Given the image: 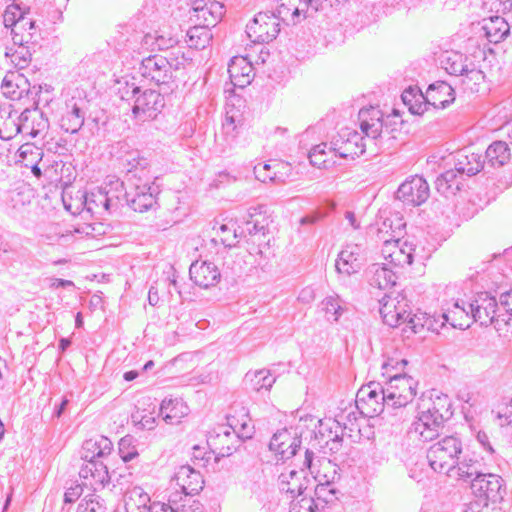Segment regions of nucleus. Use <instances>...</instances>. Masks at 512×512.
Masks as SVG:
<instances>
[{
    "instance_id": "nucleus-32",
    "label": "nucleus",
    "mask_w": 512,
    "mask_h": 512,
    "mask_svg": "<svg viewBox=\"0 0 512 512\" xmlns=\"http://www.w3.org/2000/svg\"><path fill=\"white\" fill-rule=\"evenodd\" d=\"M224 14V6L218 1H214L207 5L204 9L198 10L196 13L191 14L190 18L194 19L196 23L214 27L220 21Z\"/></svg>"
},
{
    "instance_id": "nucleus-11",
    "label": "nucleus",
    "mask_w": 512,
    "mask_h": 512,
    "mask_svg": "<svg viewBox=\"0 0 512 512\" xmlns=\"http://www.w3.org/2000/svg\"><path fill=\"white\" fill-rule=\"evenodd\" d=\"M143 183L131 182L132 187L126 191L125 197L127 204L137 212H146L152 209L156 204V195L158 188L149 183L150 177H145Z\"/></svg>"
},
{
    "instance_id": "nucleus-54",
    "label": "nucleus",
    "mask_w": 512,
    "mask_h": 512,
    "mask_svg": "<svg viewBox=\"0 0 512 512\" xmlns=\"http://www.w3.org/2000/svg\"><path fill=\"white\" fill-rule=\"evenodd\" d=\"M329 148L327 143L315 145L309 152L310 163L319 168L326 167L327 155L331 153Z\"/></svg>"
},
{
    "instance_id": "nucleus-9",
    "label": "nucleus",
    "mask_w": 512,
    "mask_h": 512,
    "mask_svg": "<svg viewBox=\"0 0 512 512\" xmlns=\"http://www.w3.org/2000/svg\"><path fill=\"white\" fill-rule=\"evenodd\" d=\"M329 149L341 158L354 159L365 152L366 143L356 130L345 128L333 138Z\"/></svg>"
},
{
    "instance_id": "nucleus-55",
    "label": "nucleus",
    "mask_w": 512,
    "mask_h": 512,
    "mask_svg": "<svg viewBox=\"0 0 512 512\" xmlns=\"http://www.w3.org/2000/svg\"><path fill=\"white\" fill-rule=\"evenodd\" d=\"M327 439L325 441L326 445L329 447V449L332 452H337L342 446V440H343V431L341 428H336L333 424L330 425L327 429ZM320 434L322 437H325V432L323 430H320Z\"/></svg>"
},
{
    "instance_id": "nucleus-25",
    "label": "nucleus",
    "mask_w": 512,
    "mask_h": 512,
    "mask_svg": "<svg viewBox=\"0 0 512 512\" xmlns=\"http://www.w3.org/2000/svg\"><path fill=\"white\" fill-rule=\"evenodd\" d=\"M389 264H372L369 268V284L380 290H387L396 285L397 273L393 271Z\"/></svg>"
},
{
    "instance_id": "nucleus-52",
    "label": "nucleus",
    "mask_w": 512,
    "mask_h": 512,
    "mask_svg": "<svg viewBox=\"0 0 512 512\" xmlns=\"http://www.w3.org/2000/svg\"><path fill=\"white\" fill-rule=\"evenodd\" d=\"M19 158L25 164L39 163L43 157V151L41 148L25 143L18 149Z\"/></svg>"
},
{
    "instance_id": "nucleus-45",
    "label": "nucleus",
    "mask_w": 512,
    "mask_h": 512,
    "mask_svg": "<svg viewBox=\"0 0 512 512\" xmlns=\"http://www.w3.org/2000/svg\"><path fill=\"white\" fill-rule=\"evenodd\" d=\"M382 398H384V389H382V396L380 399H366L365 401H355V403L363 416L373 418L381 415L386 408H390L386 404V399L384 400Z\"/></svg>"
},
{
    "instance_id": "nucleus-64",
    "label": "nucleus",
    "mask_w": 512,
    "mask_h": 512,
    "mask_svg": "<svg viewBox=\"0 0 512 512\" xmlns=\"http://www.w3.org/2000/svg\"><path fill=\"white\" fill-rule=\"evenodd\" d=\"M496 419L500 427L512 426V398L497 412Z\"/></svg>"
},
{
    "instance_id": "nucleus-60",
    "label": "nucleus",
    "mask_w": 512,
    "mask_h": 512,
    "mask_svg": "<svg viewBox=\"0 0 512 512\" xmlns=\"http://www.w3.org/2000/svg\"><path fill=\"white\" fill-rule=\"evenodd\" d=\"M384 387H380L379 384L370 383L367 386H363L359 389L356 401H365L366 399H380L382 396V389Z\"/></svg>"
},
{
    "instance_id": "nucleus-42",
    "label": "nucleus",
    "mask_w": 512,
    "mask_h": 512,
    "mask_svg": "<svg viewBox=\"0 0 512 512\" xmlns=\"http://www.w3.org/2000/svg\"><path fill=\"white\" fill-rule=\"evenodd\" d=\"M262 206L252 207L248 210V219L245 223V230L251 236L266 234V226L267 220L264 215H262Z\"/></svg>"
},
{
    "instance_id": "nucleus-34",
    "label": "nucleus",
    "mask_w": 512,
    "mask_h": 512,
    "mask_svg": "<svg viewBox=\"0 0 512 512\" xmlns=\"http://www.w3.org/2000/svg\"><path fill=\"white\" fill-rule=\"evenodd\" d=\"M511 157L508 144L504 141H495L489 145L485 152L487 163L492 167H502Z\"/></svg>"
},
{
    "instance_id": "nucleus-14",
    "label": "nucleus",
    "mask_w": 512,
    "mask_h": 512,
    "mask_svg": "<svg viewBox=\"0 0 512 512\" xmlns=\"http://www.w3.org/2000/svg\"><path fill=\"white\" fill-rule=\"evenodd\" d=\"M429 192L427 181L423 177L415 175L399 186L396 197L408 205L419 206L428 199Z\"/></svg>"
},
{
    "instance_id": "nucleus-44",
    "label": "nucleus",
    "mask_w": 512,
    "mask_h": 512,
    "mask_svg": "<svg viewBox=\"0 0 512 512\" xmlns=\"http://www.w3.org/2000/svg\"><path fill=\"white\" fill-rule=\"evenodd\" d=\"M485 74L477 64L472 60L467 67V71L461 76V84L464 86V89L474 93L479 91V85L484 81Z\"/></svg>"
},
{
    "instance_id": "nucleus-48",
    "label": "nucleus",
    "mask_w": 512,
    "mask_h": 512,
    "mask_svg": "<svg viewBox=\"0 0 512 512\" xmlns=\"http://www.w3.org/2000/svg\"><path fill=\"white\" fill-rule=\"evenodd\" d=\"M413 252L414 248L412 244H409L407 241L401 242L397 250L394 251L395 255H393L389 265L394 267H404L406 265L412 264Z\"/></svg>"
},
{
    "instance_id": "nucleus-13",
    "label": "nucleus",
    "mask_w": 512,
    "mask_h": 512,
    "mask_svg": "<svg viewBox=\"0 0 512 512\" xmlns=\"http://www.w3.org/2000/svg\"><path fill=\"white\" fill-rule=\"evenodd\" d=\"M177 487L175 492L184 496L190 502L194 496L203 489L204 480L201 473L189 465L180 466L172 479Z\"/></svg>"
},
{
    "instance_id": "nucleus-58",
    "label": "nucleus",
    "mask_w": 512,
    "mask_h": 512,
    "mask_svg": "<svg viewBox=\"0 0 512 512\" xmlns=\"http://www.w3.org/2000/svg\"><path fill=\"white\" fill-rule=\"evenodd\" d=\"M483 8L491 15H503L512 8V0H483Z\"/></svg>"
},
{
    "instance_id": "nucleus-47",
    "label": "nucleus",
    "mask_w": 512,
    "mask_h": 512,
    "mask_svg": "<svg viewBox=\"0 0 512 512\" xmlns=\"http://www.w3.org/2000/svg\"><path fill=\"white\" fill-rule=\"evenodd\" d=\"M401 98L404 104L409 107L412 114L421 115L424 113L427 102L424 104L421 102V100L425 99V96L422 93L417 94L414 89L410 87L404 90Z\"/></svg>"
},
{
    "instance_id": "nucleus-23",
    "label": "nucleus",
    "mask_w": 512,
    "mask_h": 512,
    "mask_svg": "<svg viewBox=\"0 0 512 512\" xmlns=\"http://www.w3.org/2000/svg\"><path fill=\"white\" fill-rule=\"evenodd\" d=\"M454 99V89L445 81H437L427 88L425 100L434 108H445Z\"/></svg>"
},
{
    "instance_id": "nucleus-38",
    "label": "nucleus",
    "mask_w": 512,
    "mask_h": 512,
    "mask_svg": "<svg viewBox=\"0 0 512 512\" xmlns=\"http://www.w3.org/2000/svg\"><path fill=\"white\" fill-rule=\"evenodd\" d=\"M187 44L198 50L206 48L212 40V33L209 26L196 23L187 31Z\"/></svg>"
},
{
    "instance_id": "nucleus-18",
    "label": "nucleus",
    "mask_w": 512,
    "mask_h": 512,
    "mask_svg": "<svg viewBox=\"0 0 512 512\" xmlns=\"http://www.w3.org/2000/svg\"><path fill=\"white\" fill-rule=\"evenodd\" d=\"M301 440L284 428L272 436L269 442V449L280 456L279 460H286L296 454L300 447Z\"/></svg>"
},
{
    "instance_id": "nucleus-43",
    "label": "nucleus",
    "mask_w": 512,
    "mask_h": 512,
    "mask_svg": "<svg viewBox=\"0 0 512 512\" xmlns=\"http://www.w3.org/2000/svg\"><path fill=\"white\" fill-rule=\"evenodd\" d=\"M245 383L252 390L260 392L262 390L269 391L275 383V378L267 370H258L245 375Z\"/></svg>"
},
{
    "instance_id": "nucleus-21",
    "label": "nucleus",
    "mask_w": 512,
    "mask_h": 512,
    "mask_svg": "<svg viewBox=\"0 0 512 512\" xmlns=\"http://www.w3.org/2000/svg\"><path fill=\"white\" fill-rule=\"evenodd\" d=\"M252 64L243 56H235L228 65V73L235 87L244 88L249 85L254 77Z\"/></svg>"
},
{
    "instance_id": "nucleus-12",
    "label": "nucleus",
    "mask_w": 512,
    "mask_h": 512,
    "mask_svg": "<svg viewBox=\"0 0 512 512\" xmlns=\"http://www.w3.org/2000/svg\"><path fill=\"white\" fill-rule=\"evenodd\" d=\"M86 111V100L81 98H71L67 100L59 119L61 129L66 133H78L84 125Z\"/></svg>"
},
{
    "instance_id": "nucleus-35",
    "label": "nucleus",
    "mask_w": 512,
    "mask_h": 512,
    "mask_svg": "<svg viewBox=\"0 0 512 512\" xmlns=\"http://www.w3.org/2000/svg\"><path fill=\"white\" fill-rule=\"evenodd\" d=\"M188 407L179 400H163L160 406V415L167 424H176L187 415Z\"/></svg>"
},
{
    "instance_id": "nucleus-50",
    "label": "nucleus",
    "mask_w": 512,
    "mask_h": 512,
    "mask_svg": "<svg viewBox=\"0 0 512 512\" xmlns=\"http://www.w3.org/2000/svg\"><path fill=\"white\" fill-rule=\"evenodd\" d=\"M77 512H107L105 501L97 494L85 496L77 507Z\"/></svg>"
},
{
    "instance_id": "nucleus-26",
    "label": "nucleus",
    "mask_w": 512,
    "mask_h": 512,
    "mask_svg": "<svg viewBox=\"0 0 512 512\" xmlns=\"http://www.w3.org/2000/svg\"><path fill=\"white\" fill-rule=\"evenodd\" d=\"M19 112L12 105L0 106V138L11 140L20 134Z\"/></svg>"
},
{
    "instance_id": "nucleus-62",
    "label": "nucleus",
    "mask_w": 512,
    "mask_h": 512,
    "mask_svg": "<svg viewBox=\"0 0 512 512\" xmlns=\"http://www.w3.org/2000/svg\"><path fill=\"white\" fill-rule=\"evenodd\" d=\"M217 234L220 237V241L224 246L232 247L236 245V231L231 229L228 225H220L217 230Z\"/></svg>"
},
{
    "instance_id": "nucleus-19",
    "label": "nucleus",
    "mask_w": 512,
    "mask_h": 512,
    "mask_svg": "<svg viewBox=\"0 0 512 512\" xmlns=\"http://www.w3.org/2000/svg\"><path fill=\"white\" fill-rule=\"evenodd\" d=\"M190 279L200 288L207 289L216 285L221 278L218 267L208 261H196L189 269Z\"/></svg>"
},
{
    "instance_id": "nucleus-20",
    "label": "nucleus",
    "mask_w": 512,
    "mask_h": 512,
    "mask_svg": "<svg viewBox=\"0 0 512 512\" xmlns=\"http://www.w3.org/2000/svg\"><path fill=\"white\" fill-rule=\"evenodd\" d=\"M1 90L6 98L20 100L31 93V85L23 74L8 72L2 80Z\"/></svg>"
},
{
    "instance_id": "nucleus-24",
    "label": "nucleus",
    "mask_w": 512,
    "mask_h": 512,
    "mask_svg": "<svg viewBox=\"0 0 512 512\" xmlns=\"http://www.w3.org/2000/svg\"><path fill=\"white\" fill-rule=\"evenodd\" d=\"M455 170L462 175L473 176L483 169L484 161L481 155L470 152L468 149L457 152L454 157Z\"/></svg>"
},
{
    "instance_id": "nucleus-2",
    "label": "nucleus",
    "mask_w": 512,
    "mask_h": 512,
    "mask_svg": "<svg viewBox=\"0 0 512 512\" xmlns=\"http://www.w3.org/2000/svg\"><path fill=\"white\" fill-rule=\"evenodd\" d=\"M451 403L447 396L437 397L428 407L419 413L410 428V433L416 435L423 442L433 441L439 435L444 427V422L452 414L450 412Z\"/></svg>"
},
{
    "instance_id": "nucleus-28",
    "label": "nucleus",
    "mask_w": 512,
    "mask_h": 512,
    "mask_svg": "<svg viewBox=\"0 0 512 512\" xmlns=\"http://www.w3.org/2000/svg\"><path fill=\"white\" fill-rule=\"evenodd\" d=\"M112 451V443L106 437H100L98 440H87L82 447V459L87 461L100 460Z\"/></svg>"
},
{
    "instance_id": "nucleus-40",
    "label": "nucleus",
    "mask_w": 512,
    "mask_h": 512,
    "mask_svg": "<svg viewBox=\"0 0 512 512\" xmlns=\"http://www.w3.org/2000/svg\"><path fill=\"white\" fill-rule=\"evenodd\" d=\"M458 175L460 174L455 170V168L440 174L435 181L437 191L446 197L454 195L460 190L461 183L457 179Z\"/></svg>"
},
{
    "instance_id": "nucleus-8",
    "label": "nucleus",
    "mask_w": 512,
    "mask_h": 512,
    "mask_svg": "<svg viewBox=\"0 0 512 512\" xmlns=\"http://www.w3.org/2000/svg\"><path fill=\"white\" fill-rule=\"evenodd\" d=\"M279 15L270 12H259L246 27V33L252 42L269 43L280 32Z\"/></svg>"
},
{
    "instance_id": "nucleus-61",
    "label": "nucleus",
    "mask_w": 512,
    "mask_h": 512,
    "mask_svg": "<svg viewBox=\"0 0 512 512\" xmlns=\"http://www.w3.org/2000/svg\"><path fill=\"white\" fill-rule=\"evenodd\" d=\"M408 364L406 359H394L389 358L384 361L382 364L383 376H385L389 380V375H394L395 373H401L403 368Z\"/></svg>"
},
{
    "instance_id": "nucleus-16",
    "label": "nucleus",
    "mask_w": 512,
    "mask_h": 512,
    "mask_svg": "<svg viewBox=\"0 0 512 512\" xmlns=\"http://www.w3.org/2000/svg\"><path fill=\"white\" fill-rule=\"evenodd\" d=\"M79 476L83 480V485L90 487L94 492L103 489L110 482L107 465L102 460L85 462L80 468Z\"/></svg>"
},
{
    "instance_id": "nucleus-30",
    "label": "nucleus",
    "mask_w": 512,
    "mask_h": 512,
    "mask_svg": "<svg viewBox=\"0 0 512 512\" xmlns=\"http://www.w3.org/2000/svg\"><path fill=\"white\" fill-rule=\"evenodd\" d=\"M337 476L336 470H333L331 478L325 475H316L315 479L318 481L314 489L315 500L320 501L322 504H328L337 499L338 490L334 486V480Z\"/></svg>"
},
{
    "instance_id": "nucleus-3",
    "label": "nucleus",
    "mask_w": 512,
    "mask_h": 512,
    "mask_svg": "<svg viewBox=\"0 0 512 512\" xmlns=\"http://www.w3.org/2000/svg\"><path fill=\"white\" fill-rule=\"evenodd\" d=\"M184 57L150 55L141 62V75L157 85H168L184 69Z\"/></svg>"
},
{
    "instance_id": "nucleus-4",
    "label": "nucleus",
    "mask_w": 512,
    "mask_h": 512,
    "mask_svg": "<svg viewBox=\"0 0 512 512\" xmlns=\"http://www.w3.org/2000/svg\"><path fill=\"white\" fill-rule=\"evenodd\" d=\"M461 453V440L454 435H449L433 443L427 450L426 456L433 471L449 474L455 471V464Z\"/></svg>"
},
{
    "instance_id": "nucleus-31",
    "label": "nucleus",
    "mask_w": 512,
    "mask_h": 512,
    "mask_svg": "<svg viewBox=\"0 0 512 512\" xmlns=\"http://www.w3.org/2000/svg\"><path fill=\"white\" fill-rule=\"evenodd\" d=\"M482 29L489 42L497 43L509 33V25L501 15H490L483 19Z\"/></svg>"
},
{
    "instance_id": "nucleus-51",
    "label": "nucleus",
    "mask_w": 512,
    "mask_h": 512,
    "mask_svg": "<svg viewBox=\"0 0 512 512\" xmlns=\"http://www.w3.org/2000/svg\"><path fill=\"white\" fill-rule=\"evenodd\" d=\"M229 426L233 432L241 439H250L254 433V426L251 424L250 419L243 418L242 420L232 416L228 418Z\"/></svg>"
},
{
    "instance_id": "nucleus-29",
    "label": "nucleus",
    "mask_w": 512,
    "mask_h": 512,
    "mask_svg": "<svg viewBox=\"0 0 512 512\" xmlns=\"http://www.w3.org/2000/svg\"><path fill=\"white\" fill-rule=\"evenodd\" d=\"M281 4L278 8V14L281 19H285L288 15L291 16L294 23L299 22L300 16L303 19L310 16L312 7L308 4L307 0H280Z\"/></svg>"
},
{
    "instance_id": "nucleus-39",
    "label": "nucleus",
    "mask_w": 512,
    "mask_h": 512,
    "mask_svg": "<svg viewBox=\"0 0 512 512\" xmlns=\"http://www.w3.org/2000/svg\"><path fill=\"white\" fill-rule=\"evenodd\" d=\"M457 475L463 480H470L477 478L483 473L482 463L473 457L465 455L461 460H457L455 464Z\"/></svg>"
},
{
    "instance_id": "nucleus-59",
    "label": "nucleus",
    "mask_w": 512,
    "mask_h": 512,
    "mask_svg": "<svg viewBox=\"0 0 512 512\" xmlns=\"http://www.w3.org/2000/svg\"><path fill=\"white\" fill-rule=\"evenodd\" d=\"M36 33V27L33 30L29 29V26L18 29V32L11 30L13 45H25L34 42V36Z\"/></svg>"
},
{
    "instance_id": "nucleus-15",
    "label": "nucleus",
    "mask_w": 512,
    "mask_h": 512,
    "mask_svg": "<svg viewBox=\"0 0 512 512\" xmlns=\"http://www.w3.org/2000/svg\"><path fill=\"white\" fill-rule=\"evenodd\" d=\"M471 488L485 501L496 503L503 499V480L499 475L483 472L477 478H473Z\"/></svg>"
},
{
    "instance_id": "nucleus-6",
    "label": "nucleus",
    "mask_w": 512,
    "mask_h": 512,
    "mask_svg": "<svg viewBox=\"0 0 512 512\" xmlns=\"http://www.w3.org/2000/svg\"><path fill=\"white\" fill-rule=\"evenodd\" d=\"M410 303L402 292L389 291L379 300V312L383 322L390 327H398L406 322Z\"/></svg>"
},
{
    "instance_id": "nucleus-57",
    "label": "nucleus",
    "mask_w": 512,
    "mask_h": 512,
    "mask_svg": "<svg viewBox=\"0 0 512 512\" xmlns=\"http://www.w3.org/2000/svg\"><path fill=\"white\" fill-rule=\"evenodd\" d=\"M182 496L178 492H172L169 496V503H152L151 512H179V503L182 501Z\"/></svg>"
},
{
    "instance_id": "nucleus-46",
    "label": "nucleus",
    "mask_w": 512,
    "mask_h": 512,
    "mask_svg": "<svg viewBox=\"0 0 512 512\" xmlns=\"http://www.w3.org/2000/svg\"><path fill=\"white\" fill-rule=\"evenodd\" d=\"M322 310L325 312L327 319L338 321L343 312L345 311L342 306V300L338 295H329L321 302Z\"/></svg>"
},
{
    "instance_id": "nucleus-7",
    "label": "nucleus",
    "mask_w": 512,
    "mask_h": 512,
    "mask_svg": "<svg viewBox=\"0 0 512 512\" xmlns=\"http://www.w3.org/2000/svg\"><path fill=\"white\" fill-rule=\"evenodd\" d=\"M131 96L134 98L132 112L141 121L154 119L161 112L165 105L163 96L156 90L146 89L141 91L140 87L131 85Z\"/></svg>"
},
{
    "instance_id": "nucleus-17",
    "label": "nucleus",
    "mask_w": 512,
    "mask_h": 512,
    "mask_svg": "<svg viewBox=\"0 0 512 512\" xmlns=\"http://www.w3.org/2000/svg\"><path fill=\"white\" fill-rule=\"evenodd\" d=\"M19 118L20 133L25 136L35 138L49 127L48 119L38 107L26 108L19 113Z\"/></svg>"
},
{
    "instance_id": "nucleus-37",
    "label": "nucleus",
    "mask_w": 512,
    "mask_h": 512,
    "mask_svg": "<svg viewBox=\"0 0 512 512\" xmlns=\"http://www.w3.org/2000/svg\"><path fill=\"white\" fill-rule=\"evenodd\" d=\"M361 415L362 413L359 411L357 404H350L349 407H346L340 414L336 416V419L333 420V425L336 428H341L342 431H359L357 421L360 419Z\"/></svg>"
},
{
    "instance_id": "nucleus-22",
    "label": "nucleus",
    "mask_w": 512,
    "mask_h": 512,
    "mask_svg": "<svg viewBox=\"0 0 512 512\" xmlns=\"http://www.w3.org/2000/svg\"><path fill=\"white\" fill-rule=\"evenodd\" d=\"M360 247L358 245L345 246L336 259L335 268L338 273L351 275L361 269Z\"/></svg>"
},
{
    "instance_id": "nucleus-56",
    "label": "nucleus",
    "mask_w": 512,
    "mask_h": 512,
    "mask_svg": "<svg viewBox=\"0 0 512 512\" xmlns=\"http://www.w3.org/2000/svg\"><path fill=\"white\" fill-rule=\"evenodd\" d=\"M133 443L134 439L131 436H125L119 441V455L124 462H129L138 456V450Z\"/></svg>"
},
{
    "instance_id": "nucleus-53",
    "label": "nucleus",
    "mask_w": 512,
    "mask_h": 512,
    "mask_svg": "<svg viewBox=\"0 0 512 512\" xmlns=\"http://www.w3.org/2000/svg\"><path fill=\"white\" fill-rule=\"evenodd\" d=\"M429 314L426 312H422L419 309L416 312H412L411 308L406 315V322L404 324L410 328L411 332L416 334L420 333L425 329L424 321H427Z\"/></svg>"
},
{
    "instance_id": "nucleus-33",
    "label": "nucleus",
    "mask_w": 512,
    "mask_h": 512,
    "mask_svg": "<svg viewBox=\"0 0 512 512\" xmlns=\"http://www.w3.org/2000/svg\"><path fill=\"white\" fill-rule=\"evenodd\" d=\"M150 502L149 494L143 488L136 486L128 492L126 509L128 512H151Z\"/></svg>"
},
{
    "instance_id": "nucleus-63",
    "label": "nucleus",
    "mask_w": 512,
    "mask_h": 512,
    "mask_svg": "<svg viewBox=\"0 0 512 512\" xmlns=\"http://www.w3.org/2000/svg\"><path fill=\"white\" fill-rule=\"evenodd\" d=\"M315 508H317V503L315 498L307 497L305 495L301 496V498L297 501V503H292V511L295 512H314Z\"/></svg>"
},
{
    "instance_id": "nucleus-49",
    "label": "nucleus",
    "mask_w": 512,
    "mask_h": 512,
    "mask_svg": "<svg viewBox=\"0 0 512 512\" xmlns=\"http://www.w3.org/2000/svg\"><path fill=\"white\" fill-rule=\"evenodd\" d=\"M17 48H6L5 56L11 59V62L18 68L26 67L30 61L31 53L28 44L16 45Z\"/></svg>"
},
{
    "instance_id": "nucleus-1",
    "label": "nucleus",
    "mask_w": 512,
    "mask_h": 512,
    "mask_svg": "<svg viewBox=\"0 0 512 512\" xmlns=\"http://www.w3.org/2000/svg\"><path fill=\"white\" fill-rule=\"evenodd\" d=\"M358 121L361 132L378 150L393 148L397 129L390 116L384 117L379 108L370 106L359 111Z\"/></svg>"
},
{
    "instance_id": "nucleus-41",
    "label": "nucleus",
    "mask_w": 512,
    "mask_h": 512,
    "mask_svg": "<svg viewBox=\"0 0 512 512\" xmlns=\"http://www.w3.org/2000/svg\"><path fill=\"white\" fill-rule=\"evenodd\" d=\"M471 61L472 59L464 54L451 52L442 60V65L450 75L461 77Z\"/></svg>"
},
{
    "instance_id": "nucleus-5",
    "label": "nucleus",
    "mask_w": 512,
    "mask_h": 512,
    "mask_svg": "<svg viewBox=\"0 0 512 512\" xmlns=\"http://www.w3.org/2000/svg\"><path fill=\"white\" fill-rule=\"evenodd\" d=\"M417 387L418 382L407 374L389 375V380L383 388L387 406L391 409L407 406L415 398ZM383 399L385 400V398Z\"/></svg>"
},
{
    "instance_id": "nucleus-36",
    "label": "nucleus",
    "mask_w": 512,
    "mask_h": 512,
    "mask_svg": "<svg viewBox=\"0 0 512 512\" xmlns=\"http://www.w3.org/2000/svg\"><path fill=\"white\" fill-rule=\"evenodd\" d=\"M84 205L89 212L102 214V212L110 211L112 200L108 197L107 192L97 189L85 196Z\"/></svg>"
},
{
    "instance_id": "nucleus-10",
    "label": "nucleus",
    "mask_w": 512,
    "mask_h": 512,
    "mask_svg": "<svg viewBox=\"0 0 512 512\" xmlns=\"http://www.w3.org/2000/svg\"><path fill=\"white\" fill-rule=\"evenodd\" d=\"M117 149V157L127 170L128 182H133L134 179L141 182L142 178L148 176V161L141 156L140 151L131 149L125 142H119Z\"/></svg>"
},
{
    "instance_id": "nucleus-27",
    "label": "nucleus",
    "mask_w": 512,
    "mask_h": 512,
    "mask_svg": "<svg viewBox=\"0 0 512 512\" xmlns=\"http://www.w3.org/2000/svg\"><path fill=\"white\" fill-rule=\"evenodd\" d=\"M3 23L6 28H12V31L18 32V29L29 26L30 30L34 29V21L26 16V11L18 4H10L3 13Z\"/></svg>"
}]
</instances>
